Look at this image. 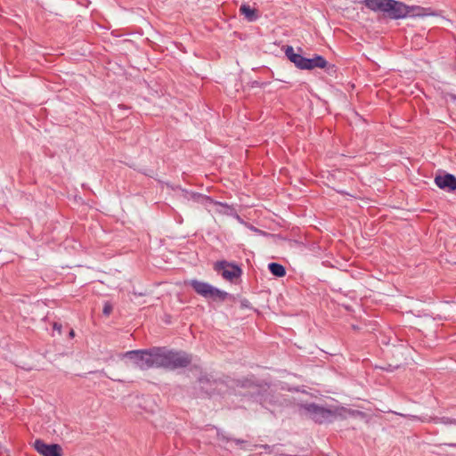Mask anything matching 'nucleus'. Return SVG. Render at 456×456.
<instances>
[{"instance_id":"nucleus-1","label":"nucleus","mask_w":456,"mask_h":456,"mask_svg":"<svg viewBox=\"0 0 456 456\" xmlns=\"http://www.w3.org/2000/svg\"><path fill=\"white\" fill-rule=\"evenodd\" d=\"M152 356L155 368L177 369L188 366L191 356L184 352H174L165 347H153Z\"/></svg>"},{"instance_id":"nucleus-2","label":"nucleus","mask_w":456,"mask_h":456,"mask_svg":"<svg viewBox=\"0 0 456 456\" xmlns=\"http://www.w3.org/2000/svg\"><path fill=\"white\" fill-rule=\"evenodd\" d=\"M364 4L370 10L383 12L392 20L404 19L408 13V5L396 0H365Z\"/></svg>"},{"instance_id":"nucleus-3","label":"nucleus","mask_w":456,"mask_h":456,"mask_svg":"<svg viewBox=\"0 0 456 456\" xmlns=\"http://www.w3.org/2000/svg\"><path fill=\"white\" fill-rule=\"evenodd\" d=\"M190 285L199 295L205 298H218L220 300H224L228 295L226 292L213 287L209 283L198 280H191L190 281Z\"/></svg>"},{"instance_id":"nucleus-4","label":"nucleus","mask_w":456,"mask_h":456,"mask_svg":"<svg viewBox=\"0 0 456 456\" xmlns=\"http://www.w3.org/2000/svg\"><path fill=\"white\" fill-rule=\"evenodd\" d=\"M124 356L134 359V363L141 370L155 368L151 348L148 350L127 351Z\"/></svg>"},{"instance_id":"nucleus-5","label":"nucleus","mask_w":456,"mask_h":456,"mask_svg":"<svg viewBox=\"0 0 456 456\" xmlns=\"http://www.w3.org/2000/svg\"><path fill=\"white\" fill-rule=\"evenodd\" d=\"M302 407L314 422L320 424L330 421L336 415L335 411L332 410L315 403L305 404Z\"/></svg>"},{"instance_id":"nucleus-6","label":"nucleus","mask_w":456,"mask_h":456,"mask_svg":"<svg viewBox=\"0 0 456 456\" xmlns=\"http://www.w3.org/2000/svg\"><path fill=\"white\" fill-rule=\"evenodd\" d=\"M214 269L220 273L224 279L230 281L235 278H239L242 273L239 265L224 260L216 262L214 265Z\"/></svg>"},{"instance_id":"nucleus-7","label":"nucleus","mask_w":456,"mask_h":456,"mask_svg":"<svg viewBox=\"0 0 456 456\" xmlns=\"http://www.w3.org/2000/svg\"><path fill=\"white\" fill-rule=\"evenodd\" d=\"M33 446L42 456H61L62 449L57 444H48L41 439H37Z\"/></svg>"},{"instance_id":"nucleus-8","label":"nucleus","mask_w":456,"mask_h":456,"mask_svg":"<svg viewBox=\"0 0 456 456\" xmlns=\"http://www.w3.org/2000/svg\"><path fill=\"white\" fill-rule=\"evenodd\" d=\"M440 14L431 8H425L419 5H408L407 17L424 18L428 16H439Z\"/></svg>"},{"instance_id":"nucleus-9","label":"nucleus","mask_w":456,"mask_h":456,"mask_svg":"<svg viewBox=\"0 0 456 456\" xmlns=\"http://www.w3.org/2000/svg\"><path fill=\"white\" fill-rule=\"evenodd\" d=\"M315 68L333 69L334 65H329L328 61L322 55L315 54L313 58H306L305 69H314Z\"/></svg>"},{"instance_id":"nucleus-10","label":"nucleus","mask_w":456,"mask_h":456,"mask_svg":"<svg viewBox=\"0 0 456 456\" xmlns=\"http://www.w3.org/2000/svg\"><path fill=\"white\" fill-rule=\"evenodd\" d=\"M435 183L439 188L445 189L450 191L456 189V177L451 174L437 175L435 178Z\"/></svg>"},{"instance_id":"nucleus-11","label":"nucleus","mask_w":456,"mask_h":456,"mask_svg":"<svg viewBox=\"0 0 456 456\" xmlns=\"http://www.w3.org/2000/svg\"><path fill=\"white\" fill-rule=\"evenodd\" d=\"M285 55L297 69H305L306 58L299 53H296L292 46H287Z\"/></svg>"},{"instance_id":"nucleus-12","label":"nucleus","mask_w":456,"mask_h":456,"mask_svg":"<svg viewBox=\"0 0 456 456\" xmlns=\"http://www.w3.org/2000/svg\"><path fill=\"white\" fill-rule=\"evenodd\" d=\"M240 12L249 22L255 21L258 19L257 11L254 8H251L247 4H241V6L240 7Z\"/></svg>"},{"instance_id":"nucleus-13","label":"nucleus","mask_w":456,"mask_h":456,"mask_svg":"<svg viewBox=\"0 0 456 456\" xmlns=\"http://www.w3.org/2000/svg\"><path fill=\"white\" fill-rule=\"evenodd\" d=\"M268 268L274 276L283 277L286 274L285 267L281 264L270 263Z\"/></svg>"},{"instance_id":"nucleus-14","label":"nucleus","mask_w":456,"mask_h":456,"mask_svg":"<svg viewBox=\"0 0 456 456\" xmlns=\"http://www.w3.org/2000/svg\"><path fill=\"white\" fill-rule=\"evenodd\" d=\"M433 421L436 424L456 425V419H451L448 417L434 418Z\"/></svg>"},{"instance_id":"nucleus-15","label":"nucleus","mask_w":456,"mask_h":456,"mask_svg":"<svg viewBox=\"0 0 456 456\" xmlns=\"http://www.w3.org/2000/svg\"><path fill=\"white\" fill-rule=\"evenodd\" d=\"M112 305L110 302H106L103 305L102 313L104 315L109 316L112 312Z\"/></svg>"},{"instance_id":"nucleus-16","label":"nucleus","mask_w":456,"mask_h":456,"mask_svg":"<svg viewBox=\"0 0 456 456\" xmlns=\"http://www.w3.org/2000/svg\"><path fill=\"white\" fill-rule=\"evenodd\" d=\"M53 329H54V330H58V332H59V333H61V324H59V323H56V322H55V323L53 324Z\"/></svg>"},{"instance_id":"nucleus-17","label":"nucleus","mask_w":456,"mask_h":456,"mask_svg":"<svg viewBox=\"0 0 456 456\" xmlns=\"http://www.w3.org/2000/svg\"><path fill=\"white\" fill-rule=\"evenodd\" d=\"M69 337L70 338H73L75 337V331H74V330H71L69 331Z\"/></svg>"},{"instance_id":"nucleus-18","label":"nucleus","mask_w":456,"mask_h":456,"mask_svg":"<svg viewBox=\"0 0 456 456\" xmlns=\"http://www.w3.org/2000/svg\"><path fill=\"white\" fill-rule=\"evenodd\" d=\"M410 419H419V417L415 416V415H409L408 416Z\"/></svg>"},{"instance_id":"nucleus-19","label":"nucleus","mask_w":456,"mask_h":456,"mask_svg":"<svg viewBox=\"0 0 456 456\" xmlns=\"http://www.w3.org/2000/svg\"><path fill=\"white\" fill-rule=\"evenodd\" d=\"M220 206L222 207H224V208H228V206L226 204H224V203H219Z\"/></svg>"},{"instance_id":"nucleus-20","label":"nucleus","mask_w":456,"mask_h":456,"mask_svg":"<svg viewBox=\"0 0 456 456\" xmlns=\"http://www.w3.org/2000/svg\"><path fill=\"white\" fill-rule=\"evenodd\" d=\"M448 445H449V446H455V444H449Z\"/></svg>"},{"instance_id":"nucleus-21","label":"nucleus","mask_w":456,"mask_h":456,"mask_svg":"<svg viewBox=\"0 0 456 456\" xmlns=\"http://www.w3.org/2000/svg\"><path fill=\"white\" fill-rule=\"evenodd\" d=\"M452 99L454 100V102H456V96H453Z\"/></svg>"}]
</instances>
